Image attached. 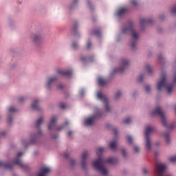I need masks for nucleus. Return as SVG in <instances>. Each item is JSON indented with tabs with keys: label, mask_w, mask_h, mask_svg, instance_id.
<instances>
[{
	"label": "nucleus",
	"mask_w": 176,
	"mask_h": 176,
	"mask_svg": "<svg viewBox=\"0 0 176 176\" xmlns=\"http://www.w3.org/2000/svg\"><path fill=\"white\" fill-rule=\"evenodd\" d=\"M176 85V72L174 73L171 80V75L167 72H162L159 79L157 80L155 87L157 91L164 89L166 96H173Z\"/></svg>",
	"instance_id": "f257e3e1"
},
{
	"label": "nucleus",
	"mask_w": 176,
	"mask_h": 176,
	"mask_svg": "<svg viewBox=\"0 0 176 176\" xmlns=\"http://www.w3.org/2000/svg\"><path fill=\"white\" fill-rule=\"evenodd\" d=\"M105 152V148L104 147H98L97 150V155L98 156L97 160H95L92 162V166L101 174L102 176H108L109 174V170L105 167V164H117L119 163V160L118 157H111L107 158V160L104 159V157L101 155V153H104Z\"/></svg>",
	"instance_id": "f03ea898"
},
{
	"label": "nucleus",
	"mask_w": 176,
	"mask_h": 176,
	"mask_svg": "<svg viewBox=\"0 0 176 176\" xmlns=\"http://www.w3.org/2000/svg\"><path fill=\"white\" fill-rule=\"evenodd\" d=\"M134 22L129 21L126 23L121 30L122 34H126L131 36V49L135 50L137 49V44L138 39H140V32L135 29Z\"/></svg>",
	"instance_id": "7ed1b4c3"
},
{
	"label": "nucleus",
	"mask_w": 176,
	"mask_h": 176,
	"mask_svg": "<svg viewBox=\"0 0 176 176\" xmlns=\"http://www.w3.org/2000/svg\"><path fill=\"white\" fill-rule=\"evenodd\" d=\"M150 116L151 118L155 116H160L161 119L162 124L165 129L169 130V131H173L176 129V123L174 122L170 121L168 118H167V116L163 111V109L162 107L157 106L151 113Z\"/></svg>",
	"instance_id": "20e7f679"
},
{
	"label": "nucleus",
	"mask_w": 176,
	"mask_h": 176,
	"mask_svg": "<svg viewBox=\"0 0 176 176\" xmlns=\"http://www.w3.org/2000/svg\"><path fill=\"white\" fill-rule=\"evenodd\" d=\"M24 153L19 152L10 164H6L3 161H0V167H5V168L12 170L14 166H18V167H21L23 170H28V165L27 164H24L21 159Z\"/></svg>",
	"instance_id": "39448f33"
},
{
	"label": "nucleus",
	"mask_w": 176,
	"mask_h": 176,
	"mask_svg": "<svg viewBox=\"0 0 176 176\" xmlns=\"http://www.w3.org/2000/svg\"><path fill=\"white\" fill-rule=\"evenodd\" d=\"M30 38L34 45H39L45 39V32L41 28H35L34 30L30 34Z\"/></svg>",
	"instance_id": "423d86ee"
},
{
	"label": "nucleus",
	"mask_w": 176,
	"mask_h": 176,
	"mask_svg": "<svg viewBox=\"0 0 176 176\" xmlns=\"http://www.w3.org/2000/svg\"><path fill=\"white\" fill-rule=\"evenodd\" d=\"M104 116V114L101 113V111L100 109H97L96 107L94 109V115L88 117L87 118L85 119V126H93L94 124V122L96 119H100V118H102Z\"/></svg>",
	"instance_id": "0eeeda50"
},
{
	"label": "nucleus",
	"mask_w": 176,
	"mask_h": 176,
	"mask_svg": "<svg viewBox=\"0 0 176 176\" xmlns=\"http://www.w3.org/2000/svg\"><path fill=\"white\" fill-rule=\"evenodd\" d=\"M96 97L98 100H100V101L103 102L106 112H111L112 111V107L109 105V101L108 100L107 96L103 95L102 91H99L97 93Z\"/></svg>",
	"instance_id": "6e6552de"
},
{
	"label": "nucleus",
	"mask_w": 176,
	"mask_h": 176,
	"mask_svg": "<svg viewBox=\"0 0 176 176\" xmlns=\"http://www.w3.org/2000/svg\"><path fill=\"white\" fill-rule=\"evenodd\" d=\"M129 64H130V60L127 58H122L120 63V67L115 68L112 74H118L119 72H123L129 67Z\"/></svg>",
	"instance_id": "1a4fd4ad"
},
{
	"label": "nucleus",
	"mask_w": 176,
	"mask_h": 176,
	"mask_svg": "<svg viewBox=\"0 0 176 176\" xmlns=\"http://www.w3.org/2000/svg\"><path fill=\"white\" fill-rule=\"evenodd\" d=\"M19 110L14 106L8 107V113L7 114V124L8 126H12L13 124V113H16Z\"/></svg>",
	"instance_id": "9d476101"
},
{
	"label": "nucleus",
	"mask_w": 176,
	"mask_h": 176,
	"mask_svg": "<svg viewBox=\"0 0 176 176\" xmlns=\"http://www.w3.org/2000/svg\"><path fill=\"white\" fill-rule=\"evenodd\" d=\"M155 171L158 176H164L167 171V164L162 162H157L155 165Z\"/></svg>",
	"instance_id": "9b49d317"
},
{
	"label": "nucleus",
	"mask_w": 176,
	"mask_h": 176,
	"mask_svg": "<svg viewBox=\"0 0 176 176\" xmlns=\"http://www.w3.org/2000/svg\"><path fill=\"white\" fill-rule=\"evenodd\" d=\"M58 79V76H52L48 77L45 82V88L46 90H52V87H53V83L57 82Z\"/></svg>",
	"instance_id": "f8f14e48"
},
{
	"label": "nucleus",
	"mask_w": 176,
	"mask_h": 176,
	"mask_svg": "<svg viewBox=\"0 0 176 176\" xmlns=\"http://www.w3.org/2000/svg\"><path fill=\"white\" fill-rule=\"evenodd\" d=\"M39 104H41V99H33L30 104L31 109H32L33 111H42V107H41Z\"/></svg>",
	"instance_id": "ddd939ff"
},
{
	"label": "nucleus",
	"mask_w": 176,
	"mask_h": 176,
	"mask_svg": "<svg viewBox=\"0 0 176 176\" xmlns=\"http://www.w3.org/2000/svg\"><path fill=\"white\" fill-rule=\"evenodd\" d=\"M43 135L41 129H38L36 133H32L30 135V144H36L38 142V138H41Z\"/></svg>",
	"instance_id": "4468645a"
},
{
	"label": "nucleus",
	"mask_w": 176,
	"mask_h": 176,
	"mask_svg": "<svg viewBox=\"0 0 176 176\" xmlns=\"http://www.w3.org/2000/svg\"><path fill=\"white\" fill-rule=\"evenodd\" d=\"M87 156H89V151H83L81 155V167L83 168V170H87V163L86 162Z\"/></svg>",
	"instance_id": "2eb2a0df"
},
{
	"label": "nucleus",
	"mask_w": 176,
	"mask_h": 176,
	"mask_svg": "<svg viewBox=\"0 0 176 176\" xmlns=\"http://www.w3.org/2000/svg\"><path fill=\"white\" fill-rule=\"evenodd\" d=\"M56 72L58 75H61L62 76H71V75L74 74V71L72 69H58Z\"/></svg>",
	"instance_id": "dca6fc26"
},
{
	"label": "nucleus",
	"mask_w": 176,
	"mask_h": 176,
	"mask_svg": "<svg viewBox=\"0 0 176 176\" xmlns=\"http://www.w3.org/2000/svg\"><path fill=\"white\" fill-rule=\"evenodd\" d=\"M58 120V118H57V116H52L50 118V122L47 126L48 130H54V129H56V123Z\"/></svg>",
	"instance_id": "f3484780"
},
{
	"label": "nucleus",
	"mask_w": 176,
	"mask_h": 176,
	"mask_svg": "<svg viewBox=\"0 0 176 176\" xmlns=\"http://www.w3.org/2000/svg\"><path fill=\"white\" fill-rule=\"evenodd\" d=\"M144 148L146 151H152V140L151 137L144 136Z\"/></svg>",
	"instance_id": "a211bd4d"
},
{
	"label": "nucleus",
	"mask_w": 176,
	"mask_h": 176,
	"mask_svg": "<svg viewBox=\"0 0 176 176\" xmlns=\"http://www.w3.org/2000/svg\"><path fill=\"white\" fill-rule=\"evenodd\" d=\"M156 131V129L152 125H147L145 128L144 137H151V134Z\"/></svg>",
	"instance_id": "6ab92c4d"
},
{
	"label": "nucleus",
	"mask_w": 176,
	"mask_h": 176,
	"mask_svg": "<svg viewBox=\"0 0 176 176\" xmlns=\"http://www.w3.org/2000/svg\"><path fill=\"white\" fill-rule=\"evenodd\" d=\"M144 71H146L148 75L149 76H153L155 75V70H153V68H152V66L149 65L148 63H146L144 66Z\"/></svg>",
	"instance_id": "aec40b11"
},
{
	"label": "nucleus",
	"mask_w": 176,
	"mask_h": 176,
	"mask_svg": "<svg viewBox=\"0 0 176 176\" xmlns=\"http://www.w3.org/2000/svg\"><path fill=\"white\" fill-rule=\"evenodd\" d=\"M153 23V21L152 19H140V25L142 27H144V25H147V24H152Z\"/></svg>",
	"instance_id": "412c9836"
},
{
	"label": "nucleus",
	"mask_w": 176,
	"mask_h": 176,
	"mask_svg": "<svg viewBox=\"0 0 176 176\" xmlns=\"http://www.w3.org/2000/svg\"><path fill=\"white\" fill-rule=\"evenodd\" d=\"M157 59L162 65H164V64L166 63V57H164V55L162 53H160L157 55Z\"/></svg>",
	"instance_id": "4be33fe9"
},
{
	"label": "nucleus",
	"mask_w": 176,
	"mask_h": 176,
	"mask_svg": "<svg viewBox=\"0 0 176 176\" xmlns=\"http://www.w3.org/2000/svg\"><path fill=\"white\" fill-rule=\"evenodd\" d=\"M162 135L165 140V142L166 144H170L171 142V138H170V133L168 132H164L162 133Z\"/></svg>",
	"instance_id": "5701e85b"
},
{
	"label": "nucleus",
	"mask_w": 176,
	"mask_h": 176,
	"mask_svg": "<svg viewBox=\"0 0 176 176\" xmlns=\"http://www.w3.org/2000/svg\"><path fill=\"white\" fill-rule=\"evenodd\" d=\"M109 146L111 151H116V149H118V142H116V140L111 141L109 143Z\"/></svg>",
	"instance_id": "b1692460"
},
{
	"label": "nucleus",
	"mask_w": 176,
	"mask_h": 176,
	"mask_svg": "<svg viewBox=\"0 0 176 176\" xmlns=\"http://www.w3.org/2000/svg\"><path fill=\"white\" fill-rule=\"evenodd\" d=\"M126 12H127V9H126V8H120L116 12V16H118V17H122V16H124V14H126Z\"/></svg>",
	"instance_id": "393cba45"
},
{
	"label": "nucleus",
	"mask_w": 176,
	"mask_h": 176,
	"mask_svg": "<svg viewBox=\"0 0 176 176\" xmlns=\"http://www.w3.org/2000/svg\"><path fill=\"white\" fill-rule=\"evenodd\" d=\"M44 118L43 117H40L36 121L35 124V127L36 129H39L41 126H42V123H43Z\"/></svg>",
	"instance_id": "a878e982"
},
{
	"label": "nucleus",
	"mask_w": 176,
	"mask_h": 176,
	"mask_svg": "<svg viewBox=\"0 0 176 176\" xmlns=\"http://www.w3.org/2000/svg\"><path fill=\"white\" fill-rule=\"evenodd\" d=\"M98 83L100 86H104L107 84V80L102 77H98Z\"/></svg>",
	"instance_id": "bb28decb"
},
{
	"label": "nucleus",
	"mask_w": 176,
	"mask_h": 176,
	"mask_svg": "<svg viewBox=\"0 0 176 176\" xmlns=\"http://www.w3.org/2000/svg\"><path fill=\"white\" fill-rule=\"evenodd\" d=\"M144 91L149 94L152 91V86L149 84L144 85Z\"/></svg>",
	"instance_id": "cd10ccee"
},
{
	"label": "nucleus",
	"mask_w": 176,
	"mask_h": 176,
	"mask_svg": "<svg viewBox=\"0 0 176 176\" xmlns=\"http://www.w3.org/2000/svg\"><path fill=\"white\" fill-rule=\"evenodd\" d=\"M72 49H73V50H78V49H79V43L76 41H73L72 43Z\"/></svg>",
	"instance_id": "c85d7f7f"
},
{
	"label": "nucleus",
	"mask_w": 176,
	"mask_h": 176,
	"mask_svg": "<svg viewBox=\"0 0 176 176\" xmlns=\"http://www.w3.org/2000/svg\"><path fill=\"white\" fill-rule=\"evenodd\" d=\"M67 124H69V122L66 121L65 124L56 127V131H61V130H63V129L65 127V126H67Z\"/></svg>",
	"instance_id": "c756f323"
},
{
	"label": "nucleus",
	"mask_w": 176,
	"mask_h": 176,
	"mask_svg": "<svg viewBox=\"0 0 176 176\" xmlns=\"http://www.w3.org/2000/svg\"><path fill=\"white\" fill-rule=\"evenodd\" d=\"M79 3V0H73L71 6H70V9H75L76 6H78V4Z\"/></svg>",
	"instance_id": "7c9ffc66"
},
{
	"label": "nucleus",
	"mask_w": 176,
	"mask_h": 176,
	"mask_svg": "<svg viewBox=\"0 0 176 176\" xmlns=\"http://www.w3.org/2000/svg\"><path fill=\"white\" fill-rule=\"evenodd\" d=\"M120 97H122L121 91H117L115 96H114L115 100H119L120 98Z\"/></svg>",
	"instance_id": "2f4dec72"
},
{
	"label": "nucleus",
	"mask_w": 176,
	"mask_h": 176,
	"mask_svg": "<svg viewBox=\"0 0 176 176\" xmlns=\"http://www.w3.org/2000/svg\"><path fill=\"white\" fill-rule=\"evenodd\" d=\"M129 144H133V141H134V138H133V136L130 135H128L126 137Z\"/></svg>",
	"instance_id": "473e14b6"
},
{
	"label": "nucleus",
	"mask_w": 176,
	"mask_h": 176,
	"mask_svg": "<svg viewBox=\"0 0 176 176\" xmlns=\"http://www.w3.org/2000/svg\"><path fill=\"white\" fill-rule=\"evenodd\" d=\"M132 122L133 118L131 117H128L124 120V123H125V124H130V123H131Z\"/></svg>",
	"instance_id": "72a5a7b5"
},
{
	"label": "nucleus",
	"mask_w": 176,
	"mask_h": 176,
	"mask_svg": "<svg viewBox=\"0 0 176 176\" xmlns=\"http://www.w3.org/2000/svg\"><path fill=\"white\" fill-rule=\"evenodd\" d=\"M79 25V23L75 22L73 26V32L74 34H76V31L78 30V26Z\"/></svg>",
	"instance_id": "f704fd0d"
},
{
	"label": "nucleus",
	"mask_w": 176,
	"mask_h": 176,
	"mask_svg": "<svg viewBox=\"0 0 176 176\" xmlns=\"http://www.w3.org/2000/svg\"><path fill=\"white\" fill-rule=\"evenodd\" d=\"M91 34L94 35H96V36H97V38H100L101 36V32H100L98 30H95Z\"/></svg>",
	"instance_id": "c9c22d12"
},
{
	"label": "nucleus",
	"mask_w": 176,
	"mask_h": 176,
	"mask_svg": "<svg viewBox=\"0 0 176 176\" xmlns=\"http://www.w3.org/2000/svg\"><path fill=\"white\" fill-rule=\"evenodd\" d=\"M27 100V96H20L18 98L19 102H25Z\"/></svg>",
	"instance_id": "e433bc0d"
},
{
	"label": "nucleus",
	"mask_w": 176,
	"mask_h": 176,
	"mask_svg": "<svg viewBox=\"0 0 176 176\" xmlns=\"http://www.w3.org/2000/svg\"><path fill=\"white\" fill-rule=\"evenodd\" d=\"M121 152L124 159H127V153L126 152V150L124 148H122L121 150Z\"/></svg>",
	"instance_id": "4c0bfd02"
},
{
	"label": "nucleus",
	"mask_w": 176,
	"mask_h": 176,
	"mask_svg": "<svg viewBox=\"0 0 176 176\" xmlns=\"http://www.w3.org/2000/svg\"><path fill=\"white\" fill-rule=\"evenodd\" d=\"M17 67V63H12L10 64V69H14V68Z\"/></svg>",
	"instance_id": "58836bf2"
},
{
	"label": "nucleus",
	"mask_w": 176,
	"mask_h": 176,
	"mask_svg": "<svg viewBox=\"0 0 176 176\" xmlns=\"http://www.w3.org/2000/svg\"><path fill=\"white\" fill-rule=\"evenodd\" d=\"M133 151H134L135 153H140V146H135L133 147Z\"/></svg>",
	"instance_id": "ea45409f"
},
{
	"label": "nucleus",
	"mask_w": 176,
	"mask_h": 176,
	"mask_svg": "<svg viewBox=\"0 0 176 176\" xmlns=\"http://www.w3.org/2000/svg\"><path fill=\"white\" fill-rule=\"evenodd\" d=\"M162 145V142L160 141H157L154 143V148H160Z\"/></svg>",
	"instance_id": "a19ab883"
},
{
	"label": "nucleus",
	"mask_w": 176,
	"mask_h": 176,
	"mask_svg": "<svg viewBox=\"0 0 176 176\" xmlns=\"http://www.w3.org/2000/svg\"><path fill=\"white\" fill-rule=\"evenodd\" d=\"M70 164H71L72 167H75V166H76V161L74 159H71Z\"/></svg>",
	"instance_id": "79ce46f5"
},
{
	"label": "nucleus",
	"mask_w": 176,
	"mask_h": 176,
	"mask_svg": "<svg viewBox=\"0 0 176 176\" xmlns=\"http://www.w3.org/2000/svg\"><path fill=\"white\" fill-rule=\"evenodd\" d=\"M170 12L173 14H176V6L170 9Z\"/></svg>",
	"instance_id": "37998d69"
},
{
	"label": "nucleus",
	"mask_w": 176,
	"mask_h": 176,
	"mask_svg": "<svg viewBox=\"0 0 176 176\" xmlns=\"http://www.w3.org/2000/svg\"><path fill=\"white\" fill-rule=\"evenodd\" d=\"M91 46H92L91 42L87 41V49H91Z\"/></svg>",
	"instance_id": "c03bdc74"
},
{
	"label": "nucleus",
	"mask_w": 176,
	"mask_h": 176,
	"mask_svg": "<svg viewBox=\"0 0 176 176\" xmlns=\"http://www.w3.org/2000/svg\"><path fill=\"white\" fill-rule=\"evenodd\" d=\"M59 107H60V108L61 109H65L66 105H65V104H64V103H60V104H59Z\"/></svg>",
	"instance_id": "a18cd8bd"
},
{
	"label": "nucleus",
	"mask_w": 176,
	"mask_h": 176,
	"mask_svg": "<svg viewBox=\"0 0 176 176\" xmlns=\"http://www.w3.org/2000/svg\"><path fill=\"white\" fill-rule=\"evenodd\" d=\"M142 173H143V174H148V170L146 168H142Z\"/></svg>",
	"instance_id": "49530a36"
},
{
	"label": "nucleus",
	"mask_w": 176,
	"mask_h": 176,
	"mask_svg": "<svg viewBox=\"0 0 176 176\" xmlns=\"http://www.w3.org/2000/svg\"><path fill=\"white\" fill-rule=\"evenodd\" d=\"M139 82H142L144 80V76L141 75L138 77Z\"/></svg>",
	"instance_id": "de8ad7c7"
},
{
	"label": "nucleus",
	"mask_w": 176,
	"mask_h": 176,
	"mask_svg": "<svg viewBox=\"0 0 176 176\" xmlns=\"http://www.w3.org/2000/svg\"><path fill=\"white\" fill-rule=\"evenodd\" d=\"M131 3H132V5H134V6H135L137 5V1L136 0H131Z\"/></svg>",
	"instance_id": "09e8293b"
},
{
	"label": "nucleus",
	"mask_w": 176,
	"mask_h": 176,
	"mask_svg": "<svg viewBox=\"0 0 176 176\" xmlns=\"http://www.w3.org/2000/svg\"><path fill=\"white\" fill-rule=\"evenodd\" d=\"M173 109L175 115H176V104H174L173 105Z\"/></svg>",
	"instance_id": "8fccbe9b"
},
{
	"label": "nucleus",
	"mask_w": 176,
	"mask_h": 176,
	"mask_svg": "<svg viewBox=\"0 0 176 176\" xmlns=\"http://www.w3.org/2000/svg\"><path fill=\"white\" fill-rule=\"evenodd\" d=\"M8 133L7 131H3L1 133V135H2L3 137H5L6 135V134Z\"/></svg>",
	"instance_id": "3c124183"
},
{
	"label": "nucleus",
	"mask_w": 176,
	"mask_h": 176,
	"mask_svg": "<svg viewBox=\"0 0 176 176\" xmlns=\"http://www.w3.org/2000/svg\"><path fill=\"white\" fill-rule=\"evenodd\" d=\"M85 94V89H82L80 91V96H81V97H82V96H84Z\"/></svg>",
	"instance_id": "603ef678"
},
{
	"label": "nucleus",
	"mask_w": 176,
	"mask_h": 176,
	"mask_svg": "<svg viewBox=\"0 0 176 176\" xmlns=\"http://www.w3.org/2000/svg\"><path fill=\"white\" fill-rule=\"evenodd\" d=\"M21 142H22V145H24L25 146L27 145V140H23Z\"/></svg>",
	"instance_id": "864d4df0"
},
{
	"label": "nucleus",
	"mask_w": 176,
	"mask_h": 176,
	"mask_svg": "<svg viewBox=\"0 0 176 176\" xmlns=\"http://www.w3.org/2000/svg\"><path fill=\"white\" fill-rule=\"evenodd\" d=\"M73 133H74V132H72V131H69L67 133V135H68L69 137H71V135H72Z\"/></svg>",
	"instance_id": "5fc2aeb1"
},
{
	"label": "nucleus",
	"mask_w": 176,
	"mask_h": 176,
	"mask_svg": "<svg viewBox=\"0 0 176 176\" xmlns=\"http://www.w3.org/2000/svg\"><path fill=\"white\" fill-rule=\"evenodd\" d=\"M52 138L54 140H57V138H58V135H55L52 136Z\"/></svg>",
	"instance_id": "6e6d98bb"
},
{
	"label": "nucleus",
	"mask_w": 176,
	"mask_h": 176,
	"mask_svg": "<svg viewBox=\"0 0 176 176\" xmlns=\"http://www.w3.org/2000/svg\"><path fill=\"white\" fill-rule=\"evenodd\" d=\"M160 20H164V15H161L160 16Z\"/></svg>",
	"instance_id": "4d7b16f0"
},
{
	"label": "nucleus",
	"mask_w": 176,
	"mask_h": 176,
	"mask_svg": "<svg viewBox=\"0 0 176 176\" xmlns=\"http://www.w3.org/2000/svg\"><path fill=\"white\" fill-rule=\"evenodd\" d=\"M113 131H114L115 135H117V134H118V130L115 129L113 130Z\"/></svg>",
	"instance_id": "13d9d810"
},
{
	"label": "nucleus",
	"mask_w": 176,
	"mask_h": 176,
	"mask_svg": "<svg viewBox=\"0 0 176 176\" xmlns=\"http://www.w3.org/2000/svg\"><path fill=\"white\" fill-rule=\"evenodd\" d=\"M154 155H155V156H157V155H159V153H157V151H155V152L154 153Z\"/></svg>",
	"instance_id": "bf43d9fd"
},
{
	"label": "nucleus",
	"mask_w": 176,
	"mask_h": 176,
	"mask_svg": "<svg viewBox=\"0 0 176 176\" xmlns=\"http://www.w3.org/2000/svg\"><path fill=\"white\" fill-rule=\"evenodd\" d=\"M59 89H63V85L59 86Z\"/></svg>",
	"instance_id": "052dcab7"
},
{
	"label": "nucleus",
	"mask_w": 176,
	"mask_h": 176,
	"mask_svg": "<svg viewBox=\"0 0 176 176\" xmlns=\"http://www.w3.org/2000/svg\"><path fill=\"white\" fill-rule=\"evenodd\" d=\"M34 155H38V152H34Z\"/></svg>",
	"instance_id": "680f3d73"
},
{
	"label": "nucleus",
	"mask_w": 176,
	"mask_h": 176,
	"mask_svg": "<svg viewBox=\"0 0 176 176\" xmlns=\"http://www.w3.org/2000/svg\"><path fill=\"white\" fill-rule=\"evenodd\" d=\"M1 63H2V62H1V60H0V65L1 64Z\"/></svg>",
	"instance_id": "e2e57ef3"
}]
</instances>
